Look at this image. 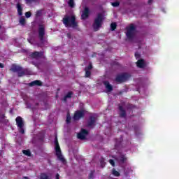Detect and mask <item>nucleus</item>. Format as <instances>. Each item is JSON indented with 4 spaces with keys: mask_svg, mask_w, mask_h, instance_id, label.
Here are the masks:
<instances>
[{
    "mask_svg": "<svg viewBox=\"0 0 179 179\" xmlns=\"http://www.w3.org/2000/svg\"><path fill=\"white\" fill-rule=\"evenodd\" d=\"M92 69H93V65L92 63H90V64L85 68V71H92Z\"/></svg>",
    "mask_w": 179,
    "mask_h": 179,
    "instance_id": "29",
    "label": "nucleus"
},
{
    "mask_svg": "<svg viewBox=\"0 0 179 179\" xmlns=\"http://www.w3.org/2000/svg\"><path fill=\"white\" fill-rule=\"evenodd\" d=\"M68 5L69 8H75V0H69L68 1Z\"/></svg>",
    "mask_w": 179,
    "mask_h": 179,
    "instance_id": "22",
    "label": "nucleus"
},
{
    "mask_svg": "<svg viewBox=\"0 0 179 179\" xmlns=\"http://www.w3.org/2000/svg\"><path fill=\"white\" fill-rule=\"evenodd\" d=\"M118 109L120 111L119 116L120 118H127V111H125V109H124V107L122 106L119 105Z\"/></svg>",
    "mask_w": 179,
    "mask_h": 179,
    "instance_id": "15",
    "label": "nucleus"
},
{
    "mask_svg": "<svg viewBox=\"0 0 179 179\" xmlns=\"http://www.w3.org/2000/svg\"><path fill=\"white\" fill-rule=\"evenodd\" d=\"M96 122H97V116L90 115L87 122V127L93 129L96 125Z\"/></svg>",
    "mask_w": 179,
    "mask_h": 179,
    "instance_id": "9",
    "label": "nucleus"
},
{
    "mask_svg": "<svg viewBox=\"0 0 179 179\" xmlns=\"http://www.w3.org/2000/svg\"><path fill=\"white\" fill-rule=\"evenodd\" d=\"M71 120H72V117H71V115L68 113L66 119V124H71Z\"/></svg>",
    "mask_w": 179,
    "mask_h": 179,
    "instance_id": "28",
    "label": "nucleus"
},
{
    "mask_svg": "<svg viewBox=\"0 0 179 179\" xmlns=\"http://www.w3.org/2000/svg\"><path fill=\"white\" fill-rule=\"evenodd\" d=\"M0 29H1V26H0Z\"/></svg>",
    "mask_w": 179,
    "mask_h": 179,
    "instance_id": "47",
    "label": "nucleus"
},
{
    "mask_svg": "<svg viewBox=\"0 0 179 179\" xmlns=\"http://www.w3.org/2000/svg\"><path fill=\"white\" fill-rule=\"evenodd\" d=\"M23 179H29V178L25 176V177L23 178Z\"/></svg>",
    "mask_w": 179,
    "mask_h": 179,
    "instance_id": "45",
    "label": "nucleus"
},
{
    "mask_svg": "<svg viewBox=\"0 0 179 179\" xmlns=\"http://www.w3.org/2000/svg\"><path fill=\"white\" fill-rule=\"evenodd\" d=\"M126 37L128 40H134L136 34V27L134 24H130L129 26L126 27Z\"/></svg>",
    "mask_w": 179,
    "mask_h": 179,
    "instance_id": "4",
    "label": "nucleus"
},
{
    "mask_svg": "<svg viewBox=\"0 0 179 179\" xmlns=\"http://www.w3.org/2000/svg\"><path fill=\"white\" fill-rule=\"evenodd\" d=\"M112 174L113 176H115V177H120V172H118V171L115 170V169H113L112 170Z\"/></svg>",
    "mask_w": 179,
    "mask_h": 179,
    "instance_id": "25",
    "label": "nucleus"
},
{
    "mask_svg": "<svg viewBox=\"0 0 179 179\" xmlns=\"http://www.w3.org/2000/svg\"><path fill=\"white\" fill-rule=\"evenodd\" d=\"M41 141H44V138H41Z\"/></svg>",
    "mask_w": 179,
    "mask_h": 179,
    "instance_id": "46",
    "label": "nucleus"
},
{
    "mask_svg": "<svg viewBox=\"0 0 179 179\" xmlns=\"http://www.w3.org/2000/svg\"><path fill=\"white\" fill-rule=\"evenodd\" d=\"M85 78H90V75H92V72L87 70H85Z\"/></svg>",
    "mask_w": 179,
    "mask_h": 179,
    "instance_id": "32",
    "label": "nucleus"
},
{
    "mask_svg": "<svg viewBox=\"0 0 179 179\" xmlns=\"http://www.w3.org/2000/svg\"><path fill=\"white\" fill-rule=\"evenodd\" d=\"M1 120H5V115H2L1 116Z\"/></svg>",
    "mask_w": 179,
    "mask_h": 179,
    "instance_id": "42",
    "label": "nucleus"
},
{
    "mask_svg": "<svg viewBox=\"0 0 179 179\" xmlns=\"http://www.w3.org/2000/svg\"><path fill=\"white\" fill-rule=\"evenodd\" d=\"M15 122L20 134H24V121H23V118L18 116L15 118Z\"/></svg>",
    "mask_w": 179,
    "mask_h": 179,
    "instance_id": "7",
    "label": "nucleus"
},
{
    "mask_svg": "<svg viewBox=\"0 0 179 179\" xmlns=\"http://www.w3.org/2000/svg\"><path fill=\"white\" fill-rule=\"evenodd\" d=\"M109 163L114 167L115 166V162H114V159H110Z\"/></svg>",
    "mask_w": 179,
    "mask_h": 179,
    "instance_id": "38",
    "label": "nucleus"
},
{
    "mask_svg": "<svg viewBox=\"0 0 179 179\" xmlns=\"http://www.w3.org/2000/svg\"><path fill=\"white\" fill-rule=\"evenodd\" d=\"M129 78H131V74L129 73H122L116 76L115 80L117 83H124L127 82V80H129Z\"/></svg>",
    "mask_w": 179,
    "mask_h": 179,
    "instance_id": "6",
    "label": "nucleus"
},
{
    "mask_svg": "<svg viewBox=\"0 0 179 179\" xmlns=\"http://www.w3.org/2000/svg\"><path fill=\"white\" fill-rule=\"evenodd\" d=\"M25 17L27 19H29V17H31V12H30V11L26 12L25 13Z\"/></svg>",
    "mask_w": 179,
    "mask_h": 179,
    "instance_id": "34",
    "label": "nucleus"
},
{
    "mask_svg": "<svg viewBox=\"0 0 179 179\" xmlns=\"http://www.w3.org/2000/svg\"><path fill=\"white\" fill-rule=\"evenodd\" d=\"M85 110H76L73 116V120H74V121H79L80 118L85 117Z\"/></svg>",
    "mask_w": 179,
    "mask_h": 179,
    "instance_id": "10",
    "label": "nucleus"
},
{
    "mask_svg": "<svg viewBox=\"0 0 179 179\" xmlns=\"http://www.w3.org/2000/svg\"><path fill=\"white\" fill-rule=\"evenodd\" d=\"M112 6H113V8H117V6H120V2L119 1H116V2H113L111 3Z\"/></svg>",
    "mask_w": 179,
    "mask_h": 179,
    "instance_id": "31",
    "label": "nucleus"
},
{
    "mask_svg": "<svg viewBox=\"0 0 179 179\" xmlns=\"http://www.w3.org/2000/svg\"><path fill=\"white\" fill-rule=\"evenodd\" d=\"M17 11L19 16H22L23 15V7H22V4L20 3H17L16 4Z\"/></svg>",
    "mask_w": 179,
    "mask_h": 179,
    "instance_id": "18",
    "label": "nucleus"
},
{
    "mask_svg": "<svg viewBox=\"0 0 179 179\" xmlns=\"http://www.w3.org/2000/svg\"><path fill=\"white\" fill-rule=\"evenodd\" d=\"M94 173H95V171H90V173L89 175V178L90 179H93V178L94 177Z\"/></svg>",
    "mask_w": 179,
    "mask_h": 179,
    "instance_id": "33",
    "label": "nucleus"
},
{
    "mask_svg": "<svg viewBox=\"0 0 179 179\" xmlns=\"http://www.w3.org/2000/svg\"><path fill=\"white\" fill-rule=\"evenodd\" d=\"M62 23L64 24L65 27H78V22H76V17L75 15H65L63 17Z\"/></svg>",
    "mask_w": 179,
    "mask_h": 179,
    "instance_id": "2",
    "label": "nucleus"
},
{
    "mask_svg": "<svg viewBox=\"0 0 179 179\" xmlns=\"http://www.w3.org/2000/svg\"><path fill=\"white\" fill-rule=\"evenodd\" d=\"M134 55L136 59H139V58H141V54H139L138 52H136Z\"/></svg>",
    "mask_w": 179,
    "mask_h": 179,
    "instance_id": "37",
    "label": "nucleus"
},
{
    "mask_svg": "<svg viewBox=\"0 0 179 179\" xmlns=\"http://www.w3.org/2000/svg\"><path fill=\"white\" fill-rule=\"evenodd\" d=\"M62 101H64V103H66V101H68V98L66 96V95H65L64 97L62 99Z\"/></svg>",
    "mask_w": 179,
    "mask_h": 179,
    "instance_id": "39",
    "label": "nucleus"
},
{
    "mask_svg": "<svg viewBox=\"0 0 179 179\" xmlns=\"http://www.w3.org/2000/svg\"><path fill=\"white\" fill-rule=\"evenodd\" d=\"M27 3H31L33 2V0H26Z\"/></svg>",
    "mask_w": 179,
    "mask_h": 179,
    "instance_id": "40",
    "label": "nucleus"
},
{
    "mask_svg": "<svg viewBox=\"0 0 179 179\" xmlns=\"http://www.w3.org/2000/svg\"><path fill=\"white\" fill-rule=\"evenodd\" d=\"M20 24H21V26H24L26 24V19L23 17H21L20 18Z\"/></svg>",
    "mask_w": 179,
    "mask_h": 179,
    "instance_id": "24",
    "label": "nucleus"
},
{
    "mask_svg": "<svg viewBox=\"0 0 179 179\" xmlns=\"http://www.w3.org/2000/svg\"><path fill=\"white\" fill-rule=\"evenodd\" d=\"M119 160L120 162V163H125L127 162V157H125V155H121L120 157H119Z\"/></svg>",
    "mask_w": 179,
    "mask_h": 179,
    "instance_id": "20",
    "label": "nucleus"
},
{
    "mask_svg": "<svg viewBox=\"0 0 179 179\" xmlns=\"http://www.w3.org/2000/svg\"><path fill=\"white\" fill-rule=\"evenodd\" d=\"M122 136H120V138H115V149H116V150H118V149H120V148H121V143H122Z\"/></svg>",
    "mask_w": 179,
    "mask_h": 179,
    "instance_id": "16",
    "label": "nucleus"
},
{
    "mask_svg": "<svg viewBox=\"0 0 179 179\" xmlns=\"http://www.w3.org/2000/svg\"><path fill=\"white\" fill-rule=\"evenodd\" d=\"M22 153L23 155H25V156H31V152H30V150H23Z\"/></svg>",
    "mask_w": 179,
    "mask_h": 179,
    "instance_id": "23",
    "label": "nucleus"
},
{
    "mask_svg": "<svg viewBox=\"0 0 179 179\" xmlns=\"http://www.w3.org/2000/svg\"><path fill=\"white\" fill-rule=\"evenodd\" d=\"M90 15V10L88 7H85L81 15V19L83 20H86L87 17H89V15Z\"/></svg>",
    "mask_w": 179,
    "mask_h": 179,
    "instance_id": "12",
    "label": "nucleus"
},
{
    "mask_svg": "<svg viewBox=\"0 0 179 179\" xmlns=\"http://www.w3.org/2000/svg\"><path fill=\"white\" fill-rule=\"evenodd\" d=\"M43 15V10H38L36 13V17H41Z\"/></svg>",
    "mask_w": 179,
    "mask_h": 179,
    "instance_id": "27",
    "label": "nucleus"
},
{
    "mask_svg": "<svg viewBox=\"0 0 179 179\" xmlns=\"http://www.w3.org/2000/svg\"><path fill=\"white\" fill-rule=\"evenodd\" d=\"M43 55H44V52H34L31 53L30 57L31 58L38 59V58L43 57Z\"/></svg>",
    "mask_w": 179,
    "mask_h": 179,
    "instance_id": "13",
    "label": "nucleus"
},
{
    "mask_svg": "<svg viewBox=\"0 0 179 179\" xmlns=\"http://www.w3.org/2000/svg\"><path fill=\"white\" fill-rule=\"evenodd\" d=\"M133 108H135V106L131 105V104H129L127 106V110H133Z\"/></svg>",
    "mask_w": 179,
    "mask_h": 179,
    "instance_id": "36",
    "label": "nucleus"
},
{
    "mask_svg": "<svg viewBox=\"0 0 179 179\" xmlns=\"http://www.w3.org/2000/svg\"><path fill=\"white\" fill-rule=\"evenodd\" d=\"M38 34L41 43H44V36H45V27H44L43 24L38 25Z\"/></svg>",
    "mask_w": 179,
    "mask_h": 179,
    "instance_id": "8",
    "label": "nucleus"
},
{
    "mask_svg": "<svg viewBox=\"0 0 179 179\" xmlns=\"http://www.w3.org/2000/svg\"><path fill=\"white\" fill-rule=\"evenodd\" d=\"M115 29H117V23L112 22L110 24V30H111V31H114V30H115Z\"/></svg>",
    "mask_w": 179,
    "mask_h": 179,
    "instance_id": "26",
    "label": "nucleus"
},
{
    "mask_svg": "<svg viewBox=\"0 0 179 179\" xmlns=\"http://www.w3.org/2000/svg\"><path fill=\"white\" fill-rule=\"evenodd\" d=\"M136 65L138 68H145V60L139 59L136 62Z\"/></svg>",
    "mask_w": 179,
    "mask_h": 179,
    "instance_id": "19",
    "label": "nucleus"
},
{
    "mask_svg": "<svg viewBox=\"0 0 179 179\" xmlns=\"http://www.w3.org/2000/svg\"><path fill=\"white\" fill-rule=\"evenodd\" d=\"M29 86L31 87L33 86H43V83L40 80H36L29 83Z\"/></svg>",
    "mask_w": 179,
    "mask_h": 179,
    "instance_id": "17",
    "label": "nucleus"
},
{
    "mask_svg": "<svg viewBox=\"0 0 179 179\" xmlns=\"http://www.w3.org/2000/svg\"><path fill=\"white\" fill-rule=\"evenodd\" d=\"M67 37H68L69 38H71V34L68 33V34H67Z\"/></svg>",
    "mask_w": 179,
    "mask_h": 179,
    "instance_id": "43",
    "label": "nucleus"
},
{
    "mask_svg": "<svg viewBox=\"0 0 179 179\" xmlns=\"http://www.w3.org/2000/svg\"><path fill=\"white\" fill-rule=\"evenodd\" d=\"M152 1L153 0H148V3H152Z\"/></svg>",
    "mask_w": 179,
    "mask_h": 179,
    "instance_id": "44",
    "label": "nucleus"
},
{
    "mask_svg": "<svg viewBox=\"0 0 179 179\" xmlns=\"http://www.w3.org/2000/svg\"><path fill=\"white\" fill-rule=\"evenodd\" d=\"M100 164H101V167H102V169H103V167L106 166V162H104V158L101 159Z\"/></svg>",
    "mask_w": 179,
    "mask_h": 179,
    "instance_id": "30",
    "label": "nucleus"
},
{
    "mask_svg": "<svg viewBox=\"0 0 179 179\" xmlns=\"http://www.w3.org/2000/svg\"><path fill=\"white\" fill-rule=\"evenodd\" d=\"M103 85L105 86V88L106 89V90L108 93H110V92H113V90H114L113 85H111V84H110V82L108 80L103 81Z\"/></svg>",
    "mask_w": 179,
    "mask_h": 179,
    "instance_id": "14",
    "label": "nucleus"
},
{
    "mask_svg": "<svg viewBox=\"0 0 179 179\" xmlns=\"http://www.w3.org/2000/svg\"><path fill=\"white\" fill-rule=\"evenodd\" d=\"M87 135H89V131L86 129H81L80 131L77 134V138L80 141H85Z\"/></svg>",
    "mask_w": 179,
    "mask_h": 179,
    "instance_id": "11",
    "label": "nucleus"
},
{
    "mask_svg": "<svg viewBox=\"0 0 179 179\" xmlns=\"http://www.w3.org/2000/svg\"><path fill=\"white\" fill-rule=\"evenodd\" d=\"M55 155L57 156L58 160L62 162L63 164H65L66 163V160L64 157V155H62V152L61 151V147L59 146V143H58V138L55 136Z\"/></svg>",
    "mask_w": 179,
    "mask_h": 179,
    "instance_id": "3",
    "label": "nucleus"
},
{
    "mask_svg": "<svg viewBox=\"0 0 179 179\" xmlns=\"http://www.w3.org/2000/svg\"><path fill=\"white\" fill-rule=\"evenodd\" d=\"M40 179H50V176L45 173H41L40 175Z\"/></svg>",
    "mask_w": 179,
    "mask_h": 179,
    "instance_id": "21",
    "label": "nucleus"
},
{
    "mask_svg": "<svg viewBox=\"0 0 179 179\" xmlns=\"http://www.w3.org/2000/svg\"><path fill=\"white\" fill-rule=\"evenodd\" d=\"M103 20H104V15H103V14L101 13H98L92 25L95 31H98L100 27L103 26Z\"/></svg>",
    "mask_w": 179,
    "mask_h": 179,
    "instance_id": "5",
    "label": "nucleus"
},
{
    "mask_svg": "<svg viewBox=\"0 0 179 179\" xmlns=\"http://www.w3.org/2000/svg\"><path fill=\"white\" fill-rule=\"evenodd\" d=\"M10 71H11V72L17 73L18 78H22V76H24V75H31V71L30 70L28 69H23V67L16 64H13Z\"/></svg>",
    "mask_w": 179,
    "mask_h": 179,
    "instance_id": "1",
    "label": "nucleus"
},
{
    "mask_svg": "<svg viewBox=\"0 0 179 179\" xmlns=\"http://www.w3.org/2000/svg\"><path fill=\"white\" fill-rule=\"evenodd\" d=\"M4 65H3V64H2V63H0V68H4Z\"/></svg>",
    "mask_w": 179,
    "mask_h": 179,
    "instance_id": "41",
    "label": "nucleus"
},
{
    "mask_svg": "<svg viewBox=\"0 0 179 179\" xmlns=\"http://www.w3.org/2000/svg\"><path fill=\"white\" fill-rule=\"evenodd\" d=\"M72 94H73V92H69L67 93V94L66 95V97H67V99H71L72 97Z\"/></svg>",
    "mask_w": 179,
    "mask_h": 179,
    "instance_id": "35",
    "label": "nucleus"
}]
</instances>
